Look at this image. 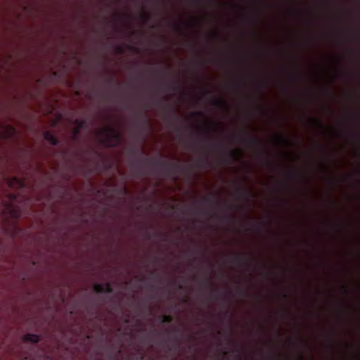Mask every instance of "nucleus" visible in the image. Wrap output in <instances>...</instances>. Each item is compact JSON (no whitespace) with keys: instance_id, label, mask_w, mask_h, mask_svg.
Listing matches in <instances>:
<instances>
[{"instance_id":"obj_1","label":"nucleus","mask_w":360,"mask_h":360,"mask_svg":"<svg viewBox=\"0 0 360 360\" xmlns=\"http://www.w3.org/2000/svg\"><path fill=\"white\" fill-rule=\"evenodd\" d=\"M131 153L136 158V161L132 162L131 167V172L134 178H139L148 174L145 168L146 165H153L161 170H168L170 168L165 161L144 158L145 151L143 148L133 150Z\"/></svg>"},{"instance_id":"obj_2","label":"nucleus","mask_w":360,"mask_h":360,"mask_svg":"<svg viewBox=\"0 0 360 360\" xmlns=\"http://www.w3.org/2000/svg\"><path fill=\"white\" fill-rule=\"evenodd\" d=\"M99 143L108 148H115L122 139V134L112 127H102L98 130Z\"/></svg>"},{"instance_id":"obj_3","label":"nucleus","mask_w":360,"mask_h":360,"mask_svg":"<svg viewBox=\"0 0 360 360\" xmlns=\"http://www.w3.org/2000/svg\"><path fill=\"white\" fill-rule=\"evenodd\" d=\"M73 124L76 126L72 130V139L76 140L79 134H80V131L86 127V120H79L76 119L74 120Z\"/></svg>"},{"instance_id":"obj_4","label":"nucleus","mask_w":360,"mask_h":360,"mask_svg":"<svg viewBox=\"0 0 360 360\" xmlns=\"http://www.w3.org/2000/svg\"><path fill=\"white\" fill-rule=\"evenodd\" d=\"M94 290L97 293H112V287L110 283H96L94 286Z\"/></svg>"},{"instance_id":"obj_5","label":"nucleus","mask_w":360,"mask_h":360,"mask_svg":"<svg viewBox=\"0 0 360 360\" xmlns=\"http://www.w3.org/2000/svg\"><path fill=\"white\" fill-rule=\"evenodd\" d=\"M242 141L243 143L253 146H258L261 143V141L259 139L251 135L243 136Z\"/></svg>"},{"instance_id":"obj_6","label":"nucleus","mask_w":360,"mask_h":360,"mask_svg":"<svg viewBox=\"0 0 360 360\" xmlns=\"http://www.w3.org/2000/svg\"><path fill=\"white\" fill-rule=\"evenodd\" d=\"M44 138L53 146H58L59 144V140L58 138L49 131H46L44 133Z\"/></svg>"},{"instance_id":"obj_7","label":"nucleus","mask_w":360,"mask_h":360,"mask_svg":"<svg viewBox=\"0 0 360 360\" xmlns=\"http://www.w3.org/2000/svg\"><path fill=\"white\" fill-rule=\"evenodd\" d=\"M24 340L32 343H37L40 341V337L36 334L27 333L25 335Z\"/></svg>"},{"instance_id":"obj_8","label":"nucleus","mask_w":360,"mask_h":360,"mask_svg":"<svg viewBox=\"0 0 360 360\" xmlns=\"http://www.w3.org/2000/svg\"><path fill=\"white\" fill-rule=\"evenodd\" d=\"M212 104L220 108L226 109L228 108L227 103L223 98L212 99Z\"/></svg>"},{"instance_id":"obj_9","label":"nucleus","mask_w":360,"mask_h":360,"mask_svg":"<svg viewBox=\"0 0 360 360\" xmlns=\"http://www.w3.org/2000/svg\"><path fill=\"white\" fill-rule=\"evenodd\" d=\"M233 262L234 263H236L239 265H243V266H247V267H250V264L243 257H235L233 259Z\"/></svg>"},{"instance_id":"obj_10","label":"nucleus","mask_w":360,"mask_h":360,"mask_svg":"<svg viewBox=\"0 0 360 360\" xmlns=\"http://www.w3.org/2000/svg\"><path fill=\"white\" fill-rule=\"evenodd\" d=\"M172 316L169 315H163L160 318V321L161 323H170L172 321Z\"/></svg>"},{"instance_id":"obj_11","label":"nucleus","mask_w":360,"mask_h":360,"mask_svg":"<svg viewBox=\"0 0 360 360\" xmlns=\"http://www.w3.org/2000/svg\"><path fill=\"white\" fill-rule=\"evenodd\" d=\"M204 200L207 203L213 204V205H215L219 204L218 201L216 200L214 195L206 196V197L204 198Z\"/></svg>"},{"instance_id":"obj_12","label":"nucleus","mask_w":360,"mask_h":360,"mask_svg":"<svg viewBox=\"0 0 360 360\" xmlns=\"http://www.w3.org/2000/svg\"><path fill=\"white\" fill-rule=\"evenodd\" d=\"M276 139H277L279 141H281V142H282V143H285V144H286V145H290V144H291V142L290 141V140H289V139H286V138H285V137L282 136L281 135H277V136H276Z\"/></svg>"},{"instance_id":"obj_13","label":"nucleus","mask_w":360,"mask_h":360,"mask_svg":"<svg viewBox=\"0 0 360 360\" xmlns=\"http://www.w3.org/2000/svg\"><path fill=\"white\" fill-rule=\"evenodd\" d=\"M240 153V150H231L230 153H229V157L231 158V159L232 160H236L237 158H238V155Z\"/></svg>"},{"instance_id":"obj_14","label":"nucleus","mask_w":360,"mask_h":360,"mask_svg":"<svg viewBox=\"0 0 360 360\" xmlns=\"http://www.w3.org/2000/svg\"><path fill=\"white\" fill-rule=\"evenodd\" d=\"M320 128H323L324 125L322 122L318 119L313 118L311 119Z\"/></svg>"},{"instance_id":"obj_15","label":"nucleus","mask_w":360,"mask_h":360,"mask_svg":"<svg viewBox=\"0 0 360 360\" xmlns=\"http://www.w3.org/2000/svg\"><path fill=\"white\" fill-rule=\"evenodd\" d=\"M13 181H15L16 184H18V186H24V182L20 180L19 179H18L17 177H14Z\"/></svg>"},{"instance_id":"obj_16","label":"nucleus","mask_w":360,"mask_h":360,"mask_svg":"<svg viewBox=\"0 0 360 360\" xmlns=\"http://www.w3.org/2000/svg\"><path fill=\"white\" fill-rule=\"evenodd\" d=\"M179 89H180V85H179V82L177 83L176 85L172 87V89L173 91H178V90H179Z\"/></svg>"},{"instance_id":"obj_17","label":"nucleus","mask_w":360,"mask_h":360,"mask_svg":"<svg viewBox=\"0 0 360 360\" xmlns=\"http://www.w3.org/2000/svg\"><path fill=\"white\" fill-rule=\"evenodd\" d=\"M193 115L198 116V117H203L204 114L202 112H193Z\"/></svg>"},{"instance_id":"obj_18","label":"nucleus","mask_w":360,"mask_h":360,"mask_svg":"<svg viewBox=\"0 0 360 360\" xmlns=\"http://www.w3.org/2000/svg\"><path fill=\"white\" fill-rule=\"evenodd\" d=\"M238 192L240 193V195L242 196V197H245V195H246V193L248 192L247 191H245V192L243 191L240 188L238 189Z\"/></svg>"},{"instance_id":"obj_19","label":"nucleus","mask_w":360,"mask_h":360,"mask_svg":"<svg viewBox=\"0 0 360 360\" xmlns=\"http://www.w3.org/2000/svg\"><path fill=\"white\" fill-rule=\"evenodd\" d=\"M141 18L145 20V21H147L149 18L148 15H147L145 13H142L141 14Z\"/></svg>"},{"instance_id":"obj_20","label":"nucleus","mask_w":360,"mask_h":360,"mask_svg":"<svg viewBox=\"0 0 360 360\" xmlns=\"http://www.w3.org/2000/svg\"><path fill=\"white\" fill-rule=\"evenodd\" d=\"M117 53H123V49H122V47H120V46L117 47Z\"/></svg>"},{"instance_id":"obj_21","label":"nucleus","mask_w":360,"mask_h":360,"mask_svg":"<svg viewBox=\"0 0 360 360\" xmlns=\"http://www.w3.org/2000/svg\"><path fill=\"white\" fill-rule=\"evenodd\" d=\"M291 176H292V178H293V179H297L299 177V174L297 173H292Z\"/></svg>"},{"instance_id":"obj_22","label":"nucleus","mask_w":360,"mask_h":360,"mask_svg":"<svg viewBox=\"0 0 360 360\" xmlns=\"http://www.w3.org/2000/svg\"><path fill=\"white\" fill-rule=\"evenodd\" d=\"M176 29L177 30H180V31H181V27L179 25H176Z\"/></svg>"},{"instance_id":"obj_23","label":"nucleus","mask_w":360,"mask_h":360,"mask_svg":"<svg viewBox=\"0 0 360 360\" xmlns=\"http://www.w3.org/2000/svg\"><path fill=\"white\" fill-rule=\"evenodd\" d=\"M173 168L178 169H179V165H175L173 166Z\"/></svg>"},{"instance_id":"obj_24","label":"nucleus","mask_w":360,"mask_h":360,"mask_svg":"<svg viewBox=\"0 0 360 360\" xmlns=\"http://www.w3.org/2000/svg\"><path fill=\"white\" fill-rule=\"evenodd\" d=\"M240 292L242 294V295L245 296L246 295H245V292L243 291V290H240Z\"/></svg>"},{"instance_id":"obj_25","label":"nucleus","mask_w":360,"mask_h":360,"mask_svg":"<svg viewBox=\"0 0 360 360\" xmlns=\"http://www.w3.org/2000/svg\"><path fill=\"white\" fill-rule=\"evenodd\" d=\"M11 130L12 131V133H15V129H13V127H11Z\"/></svg>"},{"instance_id":"obj_26","label":"nucleus","mask_w":360,"mask_h":360,"mask_svg":"<svg viewBox=\"0 0 360 360\" xmlns=\"http://www.w3.org/2000/svg\"><path fill=\"white\" fill-rule=\"evenodd\" d=\"M343 289H344V291H345V292H347V288H346V287H345V286H344V287H343Z\"/></svg>"},{"instance_id":"obj_27","label":"nucleus","mask_w":360,"mask_h":360,"mask_svg":"<svg viewBox=\"0 0 360 360\" xmlns=\"http://www.w3.org/2000/svg\"><path fill=\"white\" fill-rule=\"evenodd\" d=\"M283 297H284V298H286V297H287V294H286V293H284V294L283 295Z\"/></svg>"},{"instance_id":"obj_28","label":"nucleus","mask_w":360,"mask_h":360,"mask_svg":"<svg viewBox=\"0 0 360 360\" xmlns=\"http://www.w3.org/2000/svg\"><path fill=\"white\" fill-rule=\"evenodd\" d=\"M300 359H303V356L302 354H300Z\"/></svg>"},{"instance_id":"obj_29","label":"nucleus","mask_w":360,"mask_h":360,"mask_svg":"<svg viewBox=\"0 0 360 360\" xmlns=\"http://www.w3.org/2000/svg\"><path fill=\"white\" fill-rule=\"evenodd\" d=\"M167 334H169L170 331L169 330H167Z\"/></svg>"},{"instance_id":"obj_30","label":"nucleus","mask_w":360,"mask_h":360,"mask_svg":"<svg viewBox=\"0 0 360 360\" xmlns=\"http://www.w3.org/2000/svg\"><path fill=\"white\" fill-rule=\"evenodd\" d=\"M238 359H241V356L240 354H238Z\"/></svg>"},{"instance_id":"obj_31","label":"nucleus","mask_w":360,"mask_h":360,"mask_svg":"<svg viewBox=\"0 0 360 360\" xmlns=\"http://www.w3.org/2000/svg\"><path fill=\"white\" fill-rule=\"evenodd\" d=\"M181 285H179V289H181Z\"/></svg>"}]
</instances>
